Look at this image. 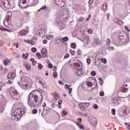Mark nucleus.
Returning <instances> with one entry per match:
<instances>
[{"instance_id": "13", "label": "nucleus", "mask_w": 130, "mask_h": 130, "mask_svg": "<svg viewBox=\"0 0 130 130\" xmlns=\"http://www.w3.org/2000/svg\"><path fill=\"white\" fill-rule=\"evenodd\" d=\"M21 87H22V88L24 87L28 88V87H29V82H28V81L23 80L21 82Z\"/></svg>"}, {"instance_id": "54", "label": "nucleus", "mask_w": 130, "mask_h": 130, "mask_svg": "<svg viewBox=\"0 0 130 130\" xmlns=\"http://www.w3.org/2000/svg\"><path fill=\"white\" fill-rule=\"evenodd\" d=\"M36 55L38 57H39V58L41 57V54L39 53H37Z\"/></svg>"}, {"instance_id": "19", "label": "nucleus", "mask_w": 130, "mask_h": 130, "mask_svg": "<svg viewBox=\"0 0 130 130\" xmlns=\"http://www.w3.org/2000/svg\"><path fill=\"white\" fill-rule=\"evenodd\" d=\"M6 17L9 20H10V19L12 18V12H11V11L7 12L6 13Z\"/></svg>"}, {"instance_id": "62", "label": "nucleus", "mask_w": 130, "mask_h": 130, "mask_svg": "<svg viewBox=\"0 0 130 130\" xmlns=\"http://www.w3.org/2000/svg\"><path fill=\"white\" fill-rule=\"evenodd\" d=\"M43 43L44 44H46V43H47V41L46 40H44L43 41Z\"/></svg>"}, {"instance_id": "35", "label": "nucleus", "mask_w": 130, "mask_h": 130, "mask_svg": "<svg viewBox=\"0 0 130 130\" xmlns=\"http://www.w3.org/2000/svg\"><path fill=\"white\" fill-rule=\"evenodd\" d=\"M48 68L49 69H52V68H53V65L52 64V63H50L48 65Z\"/></svg>"}, {"instance_id": "58", "label": "nucleus", "mask_w": 130, "mask_h": 130, "mask_svg": "<svg viewBox=\"0 0 130 130\" xmlns=\"http://www.w3.org/2000/svg\"><path fill=\"white\" fill-rule=\"evenodd\" d=\"M77 120H78V122H80V123H81L82 122V118H78Z\"/></svg>"}, {"instance_id": "63", "label": "nucleus", "mask_w": 130, "mask_h": 130, "mask_svg": "<svg viewBox=\"0 0 130 130\" xmlns=\"http://www.w3.org/2000/svg\"><path fill=\"white\" fill-rule=\"evenodd\" d=\"M56 70H57V68H56V66H54L53 71H54V72H56Z\"/></svg>"}, {"instance_id": "12", "label": "nucleus", "mask_w": 130, "mask_h": 130, "mask_svg": "<svg viewBox=\"0 0 130 130\" xmlns=\"http://www.w3.org/2000/svg\"><path fill=\"white\" fill-rule=\"evenodd\" d=\"M61 14L62 16H66V15H68V14H69V10H68V8H62L61 10Z\"/></svg>"}, {"instance_id": "16", "label": "nucleus", "mask_w": 130, "mask_h": 130, "mask_svg": "<svg viewBox=\"0 0 130 130\" xmlns=\"http://www.w3.org/2000/svg\"><path fill=\"white\" fill-rule=\"evenodd\" d=\"M76 124L77 125H78V126H79L80 129L85 130V126L84 125H82L81 123H79V122H77Z\"/></svg>"}, {"instance_id": "55", "label": "nucleus", "mask_w": 130, "mask_h": 130, "mask_svg": "<svg viewBox=\"0 0 130 130\" xmlns=\"http://www.w3.org/2000/svg\"><path fill=\"white\" fill-rule=\"evenodd\" d=\"M38 32L39 34V35H41V34L42 33V29H39Z\"/></svg>"}, {"instance_id": "43", "label": "nucleus", "mask_w": 130, "mask_h": 130, "mask_svg": "<svg viewBox=\"0 0 130 130\" xmlns=\"http://www.w3.org/2000/svg\"><path fill=\"white\" fill-rule=\"evenodd\" d=\"M38 111L37 109H35L32 110V113H33V114H36V113H37Z\"/></svg>"}, {"instance_id": "51", "label": "nucleus", "mask_w": 130, "mask_h": 130, "mask_svg": "<svg viewBox=\"0 0 130 130\" xmlns=\"http://www.w3.org/2000/svg\"><path fill=\"white\" fill-rule=\"evenodd\" d=\"M43 68V66H42L41 64L39 65V66H38L39 70H42Z\"/></svg>"}, {"instance_id": "29", "label": "nucleus", "mask_w": 130, "mask_h": 130, "mask_svg": "<svg viewBox=\"0 0 130 130\" xmlns=\"http://www.w3.org/2000/svg\"><path fill=\"white\" fill-rule=\"evenodd\" d=\"M101 61H102V62H104V63H107V59H106V58H102L101 59Z\"/></svg>"}, {"instance_id": "48", "label": "nucleus", "mask_w": 130, "mask_h": 130, "mask_svg": "<svg viewBox=\"0 0 130 130\" xmlns=\"http://www.w3.org/2000/svg\"><path fill=\"white\" fill-rule=\"evenodd\" d=\"M93 107L94 109H98V105L97 104H94Z\"/></svg>"}, {"instance_id": "27", "label": "nucleus", "mask_w": 130, "mask_h": 130, "mask_svg": "<svg viewBox=\"0 0 130 130\" xmlns=\"http://www.w3.org/2000/svg\"><path fill=\"white\" fill-rule=\"evenodd\" d=\"M0 30H1V31H10L3 26L0 27Z\"/></svg>"}, {"instance_id": "61", "label": "nucleus", "mask_w": 130, "mask_h": 130, "mask_svg": "<svg viewBox=\"0 0 130 130\" xmlns=\"http://www.w3.org/2000/svg\"><path fill=\"white\" fill-rule=\"evenodd\" d=\"M36 63H37V61H36V60H35V61L32 62V64L33 66H36Z\"/></svg>"}, {"instance_id": "42", "label": "nucleus", "mask_w": 130, "mask_h": 130, "mask_svg": "<svg viewBox=\"0 0 130 130\" xmlns=\"http://www.w3.org/2000/svg\"><path fill=\"white\" fill-rule=\"evenodd\" d=\"M111 113L113 115H115V110L114 109H112Z\"/></svg>"}, {"instance_id": "31", "label": "nucleus", "mask_w": 130, "mask_h": 130, "mask_svg": "<svg viewBox=\"0 0 130 130\" xmlns=\"http://www.w3.org/2000/svg\"><path fill=\"white\" fill-rule=\"evenodd\" d=\"M28 56H29V54H28L27 53H26L25 54H22V57H25V58H27Z\"/></svg>"}, {"instance_id": "60", "label": "nucleus", "mask_w": 130, "mask_h": 130, "mask_svg": "<svg viewBox=\"0 0 130 130\" xmlns=\"http://www.w3.org/2000/svg\"><path fill=\"white\" fill-rule=\"evenodd\" d=\"M58 104L61 105V104L62 103V100H59L58 101Z\"/></svg>"}, {"instance_id": "8", "label": "nucleus", "mask_w": 130, "mask_h": 130, "mask_svg": "<svg viewBox=\"0 0 130 130\" xmlns=\"http://www.w3.org/2000/svg\"><path fill=\"white\" fill-rule=\"evenodd\" d=\"M89 106L90 103H80L79 104V108L82 111H85L86 107H89Z\"/></svg>"}, {"instance_id": "7", "label": "nucleus", "mask_w": 130, "mask_h": 130, "mask_svg": "<svg viewBox=\"0 0 130 130\" xmlns=\"http://www.w3.org/2000/svg\"><path fill=\"white\" fill-rule=\"evenodd\" d=\"M9 93L10 96L14 98V99H16L17 98V96H18V91L15 89L14 87H11L9 89Z\"/></svg>"}, {"instance_id": "44", "label": "nucleus", "mask_w": 130, "mask_h": 130, "mask_svg": "<svg viewBox=\"0 0 130 130\" xmlns=\"http://www.w3.org/2000/svg\"><path fill=\"white\" fill-rule=\"evenodd\" d=\"M117 24H118V25H121V24L122 23V21L120 20H117Z\"/></svg>"}, {"instance_id": "9", "label": "nucleus", "mask_w": 130, "mask_h": 130, "mask_svg": "<svg viewBox=\"0 0 130 130\" xmlns=\"http://www.w3.org/2000/svg\"><path fill=\"white\" fill-rule=\"evenodd\" d=\"M2 3L6 9H11V1L2 0Z\"/></svg>"}, {"instance_id": "53", "label": "nucleus", "mask_w": 130, "mask_h": 130, "mask_svg": "<svg viewBox=\"0 0 130 130\" xmlns=\"http://www.w3.org/2000/svg\"><path fill=\"white\" fill-rule=\"evenodd\" d=\"M125 125L127 126V129H130V125L128 124V123H125Z\"/></svg>"}, {"instance_id": "64", "label": "nucleus", "mask_w": 130, "mask_h": 130, "mask_svg": "<svg viewBox=\"0 0 130 130\" xmlns=\"http://www.w3.org/2000/svg\"><path fill=\"white\" fill-rule=\"evenodd\" d=\"M86 61H87V63H90L91 60H90V59H87Z\"/></svg>"}, {"instance_id": "4", "label": "nucleus", "mask_w": 130, "mask_h": 130, "mask_svg": "<svg viewBox=\"0 0 130 130\" xmlns=\"http://www.w3.org/2000/svg\"><path fill=\"white\" fill-rule=\"evenodd\" d=\"M24 112V109L22 108L17 109L15 111L11 114V118L14 120L19 119V117L22 115V113Z\"/></svg>"}, {"instance_id": "15", "label": "nucleus", "mask_w": 130, "mask_h": 130, "mask_svg": "<svg viewBox=\"0 0 130 130\" xmlns=\"http://www.w3.org/2000/svg\"><path fill=\"white\" fill-rule=\"evenodd\" d=\"M102 43V42H101V40L95 39L94 40L93 45H99Z\"/></svg>"}, {"instance_id": "3", "label": "nucleus", "mask_w": 130, "mask_h": 130, "mask_svg": "<svg viewBox=\"0 0 130 130\" xmlns=\"http://www.w3.org/2000/svg\"><path fill=\"white\" fill-rule=\"evenodd\" d=\"M19 6L22 9H26L27 7L36 6L37 2L35 0H19Z\"/></svg>"}, {"instance_id": "38", "label": "nucleus", "mask_w": 130, "mask_h": 130, "mask_svg": "<svg viewBox=\"0 0 130 130\" xmlns=\"http://www.w3.org/2000/svg\"><path fill=\"white\" fill-rule=\"evenodd\" d=\"M31 51L32 52H34V53H35V52H36V51H37V49H36V48L34 47L31 49Z\"/></svg>"}, {"instance_id": "22", "label": "nucleus", "mask_w": 130, "mask_h": 130, "mask_svg": "<svg viewBox=\"0 0 130 130\" xmlns=\"http://www.w3.org/2000/svg\"><path fill=\"white\" fill-rule=\"evenodd\" d=\"M120 39L122 43H124L126 41V37L124 36H121Z\"/></svg>"}, {"instance_id": "40", "label": "nucleus", "mask_w": 130, "mask_h": 130, "mask_svg": "<svg viewBox=\"0 0 130 130\" xmlns=\"http://www.w3.org/2000/svg\"><path fill=\"white\" fill-rule=\"evenodd\" d=\"M126 88L125 87H122L121 89L120 90V91H121V92H126Z\"/></svg>"}, {"instance_id": "6", "label": "nucleus", "mask_w": 130, "mask_h": 130, "mask_svg": "<svg viewBox=\"0 0 130 130\" xmlns=\"http://www.w3.org/2000/svg\"><path fill=\"white\" fill-rule=\"evenodd\" d=\"M93 85L91 81L87 80L86 82H83L82 84V88L84 89L85 91H91V86Z\"/></svg>"}, {"instance_id": "23", "label": "nucleus", "mask_w": 130, "mask_h": 130, "mask_svg": "<svg viewBox=\"0 0 130 130\" xmlns=\"http://www.w3.org/2000/svg\"><path fill=\"white\" fill-rule=\"evenodd\" d=\"M83 42H86V43H89V38L88 37H85L82 40Z\"/></svg>"}, {"instance_id": "47", "label": "nucleus", "mask_w": 130, "mask_h": 130, "mask_svg": "<svg viewBox=\"0 0 130 130\" xmlns=\"http://www.w3.org/2000/svg\"><path fill=\"white\" fill-rule=\"evenodd\" d=\"M77 54L78 55H81L82 54V51H81V50H78L77 51Z\"/></svg>"}, {"instance_id": "24", "label": "nucleus", "mask_w": 130, "mask_h": 130, "mask_svg": "<svg viewBox=\"0 0 130 130\" xmlns=\"http://www.w3.org/2000/svg\"><path fill=\"white\" fill-rule=\"evenodd\" d=\"M46 38L48 40H52L53 39V36L51 35H47Z\"/></svg>"}, {"instance_id": "41", "label": "nucleus", "mask_w": 130, "mask_h": 130, "mask_svg": "<svg viewBox=\"0 0 130 130\" xmlns=\"http://www.w3.org/2000/svg\"><path fill=\"white\" fill-rule=\"evenodd\" d=\"M71 47L72 48H76L77 47V46L76 45V44L75 43H73L72 45H71Z\"/></svg>"}, {"instance_id": "30", "label": "nucleus", "mask_w": 130, "mask_h": 130, "mask_svg": "<svg viewBox=\"0 0 130 130\" xmlns=\"http://www.w3.org/2000/svg\"><path fill=\"white\" fill-rule=\"evenodd\" d=\"M44 10H46V7L45 6H43L38 11V12H40V11Z\"/></svg>"}, {"instance_id": "21", "label": "nucleus", "mask_w": 130, "mask_h": 130, "mask_svg": "<svg viewBox=\"0 0 130 130\" xmlns=\"http://www.w3.org/2000/svg\"><path fill=\"white\" fill-rule=\"evenodd\" d=\"M24 65L27 69V70H30V69H31V66H30V64L29 63L25 62H24Z\"/></svg>"}, {"instance_id": "26", "label": "nucleus", "mask_w": 130, "mask_h": 130, "mask_svg": "<svg viewBox=\"0 0 130 130\" xmlns=\"http://www.w3.org/2000/svg\"><path fill=\"white\" fill-rule=\"evenodd\" d=\"M58 3H57V2L56 1V3L57 5H58V6L59 7H60L61 8V7H63V6H64V3H63V2H62V4H63L62 5L59 4V0H58Z\"/></svg>"}, {"instance_id": "52", "label": "nucleus", "mask_w": 130, "mask_h": 130, "mask_svg": "<svg viewBox=\"0 0 130 130\" xmlns=\"http://www.w3.org/2000/svg\"><path fill=\"white\" fill-rule=\"evenodd\" d=\"M65 89H68V90H69V89H71V88H70V85H69L68 84H66L65 85Z\"/></svg>"}, {"instance_id": "1", "label": "nucleus", "mask_w": 130, "mask_h": 130, "mask_svg": "<svg viewBox=\"0 0 130 130\" xmlns=\"http://www.w3.org/2000/svg\"><path fill=\"white\" fill-rule=\"evenodd\" d=\"M42 102H43V96L42 92L40 90H34L29 94L27 103L29 107L34 108L37 105H41Z\"/></svg>"}, {"instance_id": "25", "label": "nucleus", "mask_w": 130, "mask_h": 130, "mask_svg": "<svg viewBox=\"0 0 130 130\" xmlns=\"http://www.w3.org/2000/svg\"><path fill=\"white\" fill-rule=\"evenodd\" d=\"M68 114V112H66L64 110H62L61 112V116H66Z\"/></svg>"}, {"instance_id": "20", "label": "nucleus", "mask_w": 130, "mask_h": 130, "mask_svg": "<svg viewBox=\"0 0 130 130\" xmlns=\"http://www.w3.org/2000/svg\"><path fill=\"white\" fill-rule=\"evenodd\" d=\"M39 83L42 86H43V88L45 89L46 88H47V85L46 84V82H43L41 81H39Z\"/></svg>"}, {"instance_id": "36", "label": "nucleus", "mask_w": 130, "mask_h": 130, "mask_svg": "<svg viewBox=\"0 0 130 130\" xmlns=\"http://www.w3.org/2000/svg\"><path fill=\"white\" fill-rule=\"evenodd\" d=\"M4 63L5 66H8V64L9 63V60L7 59V60H4Z\"/></svg>"}, {"instance_id": "10", "label": "nucleus", "mask_w": 130, "mask_h": 130, "mask_svg": "<svg viewBox=\"0 0 130 130\" xmlns=\"http://www.w3.org/2000/svg\"><path fill=\"white\" fill-rule=\"evenodd\" d=\"M88 120L91 123L92 125L96 126L97 125V119L95 117H88Z\"/></svg>"}, {"instance_id": "45", "label": "nucleus", "mask_w": 130, "mask_h": 130, "mask_svg": "<svg viewBox=\"0 0 130 130\" xmlns=\"http://www.w3.org/2000/svg\"><path fill=\"white\" fill-rule=\"evenodd\" d=\"M110 42H111L110 40H109V39L107 40L106 43H107V45H108L109 46V45H110Z\"/></svg>"}, {"instance_id": "34", "label": "nucleus", "mask_w": 130, "mask_h": 130, "mask_svg": "<svg viewBox=\"0 0 130 130\" xmlns=\"http://www.w3.org/2000/svg\"><path fill=\"white\" fill-rule=\"evenodd\" d=\"M87 32L88 33V34H92V33H93V30H92V29L91 28H89L88 29Z\"/></svg>"}, {"instance_id": "56", "label": "nucleus", "mask_w": 130, "mask_h": 130, "mask_svg": "<svg viewBox=\"0 0 130 130\" xmlns=\"http://www.w3.org/2000/svg\"><path fill=\"white\" fill-rule=\"evenodd\" d=\"M58 83L60 85H64V83H63V82L61 80L59 81Z\"/></svg>"}, {"instance_id": "11", "label": "nucleus", "mask_w": 130, "mask_h": 130, "mask_svg": "<svg viewBox=\"0 0 130 130\" xmlns=\"http://www.w3.org/2000/svg\"><path fill=\"white\" fill-rule=\"evenodd\" d=\"M16 72H12V73H9L8 74V79H11V80H14L15 78H16Z\"/></svg>"}, {"instance_id": "50", "label": "nucleus", "mask_w": 130, "mask_h": 130, "mask_svg": "<svg viewBox=\"0 0 130 130\" xmlns=\"http://www.w3.org/2000/svg\"><path fill=\"white\" fill-rule=\"evenodd\" d=\"M100 96H101L102 97L104 96V91H101L100 92Z\"/></svg>"}, {"instance_id": "28", "label": "nucleus", "mask_w": 130, "mask_h": 130, "mask_svg": "<svg viewBox=\"0 0 130 130\" xmlns=\"http://www.w3.org/2000/svg\"><path fill=\"white\" fill-rule=\"evenodd\" d=\"M107 10V5L104 4L103 6V11H106Z\"/></svg>"}, {"instance_id": "2", "label": "nucleus", "mask_w": 130, "mask_h": 130, "mask_svg": "<svg viewBox=\"0 0 130 130\" xmlns=\"http://www.w3.org/2000/svg\"><path fill=\"white\" fill-rule=\"evenodd\" d=\"M19 6L22 9H26L27 7L36 6L37 2L35 0H19Z\"/></svg>"}, {"instance_id": "33", "label": "nucleus", "mask_w": 130, "mask_h": 130, "mask_svg": "<svg viewBox=\"0 0 130 130\" xmlns=\"http://www.w3.org/2000/svg\"><path fill=\"white\" fill-rule=\"evenodd\" d=\"M70 54H71L72 55H75L76 53L75 52V51H74L73 50H71L70 51Z\"/></svg>"}, {"instance_id": "49", "label": "nucleus", "mask_w": 130, "mask_h": 130, "mask_svg": "<svg viewBox=\"0 0 130 130\" xmlns=\"http://www.w3.org/2000/svg\"><path fill=\"white\" fill-rule=\"evenodd\" d=\"M68 57H70V54H69V53L66 54L64 58H68Z\"/></svg>"}, {"instance_id": "37", "label": "nucleus", "mask_w": 130, "mask_h": 130, "mask_svg": "<svg viewBox=\"0 0 130 130\" xmlns=\"http://www.w3.org/2000/svg\"><path fill=\"white\" fill-rule=\"evenodd\" d=\"M14 46H16V48H19V45H20V44L19 43H14L13 44Z\"/></svg>"}, {"instance_id": "46", "label": "nucleus", "mask_w": 130, "mask_h": 130, "mask_svg": "<svg viewBox=\"0 0 130 130\" xmlns=\"http://www.w3.org/2000/svg\"><path fill=\"white\" fill-rule=\"evenodd\" d=\"M53 76L54 78H57V73L54 72L53 73Z\"/></svg>"}, {"instance_id": "59", "label": "nucleus", "mask_w": 130, "mask_h": 130, "mask_svg": "<svg viewBox=\"0 0 130 130\" xmlns=\"http://www.w3.org/2000/svg\"><path fill=\"white\" fill-rule=\"evenodd\" d=\"M125 29L128 32H129L130 30L128 29V27H127V26H125Z\"/></svg>"}, {"instance_id": "39", "label": "nucleus", "mask_w": 130, "mask_h": 130, "mask_svg": "<svg viewBox=\"0 0 130 130\" xmlns=\"http://www.w3.org/2000/svg\"><path fill=\"white\" fill-rule=\"evenodd\" d=\"M91 76H92V77H95V76H96V72L95 71L91 72Z\"/></svg>"}, {"instance_id": "57", "label": "nucleus", "mask_w": 130, "mask_h": 130, "mask_svg": "<svg viewBox=\"0 0 130 130\" xmlns=\"http://www.w3.org/2000/svg\"><path fill=\"white\" fill-rule=\"evenodd\" d=\"M72 90H73V88H72L69 89L68 92H69V94H71L72 93Z\"/></svg>"}, {"instance_id": "18", "label": "nucleus", "mask_w": 130, "mask_h": 130, "mask_svg": "<svg viewBox=\"0 0 130 130\" xmlns=\"http://www.w3.org/2000/svg\"><path fill=\"white\" fill-rule=\"evenodd\" d=\"M25 42L28 43V44H30L31 45H35V42L33 41V40H27Z\"/></svg>"}, {"instance_id": "14", "label": "nucleus", "mask_w": 130, "mask_h": 130, "mask_svg": "<svg viewBox=\"0 0 130 130\" xmlns=\"http://www.w3.org/2000/svg\"><path fill=\"white\" fill-rule=\"evenodd\" d=\"M41 53L43 57H46L47 54V50L45 48H43L41 50Z\"/></svg>"}, {"instance_id": "32", "label": "nucleus", "mask_w": 130, "mask_h": 130, "mask_svg": "<svg viewBox=\"0 0 130 130\" xmlns=\"http://www.w3.org/2000/svg\"><path fill=\"white\" fill-rule=\"evenodd\" d=\"M62 41H68L69 40V38L68 37H65L62 38Z\"/></svg>"}, {"instance_id": "5", "label": "nucleus", "mask_w": 130, "mask_h": 130, "mask_svg": "<svg viewBox=\"0 0 130 130\" xmlns=\"http://www.w3.org/2000/svg\"><path fill=\"white\" fill-rule=\"evenodd\" d=\"M74 73H75L77 76H82L84 74V72L82 70V67L79 63H76L74 64Z\"/></svg>"}, {"instance_id": "17", "label": "nucleus", "mask_w": 130, "mask_h": 130, "mask_svg": "<svg viewBox=\"0 0 130 130\" xmlns=\"http://www.w3.org/2000/svg\"><path fill=\"white\" fill-rule=\"evenodd\" d=\"M27 32H29V31L27 30L22 29L20 32V35H21V36H23V35H26Z\"/></svg>"}]
</instances>
